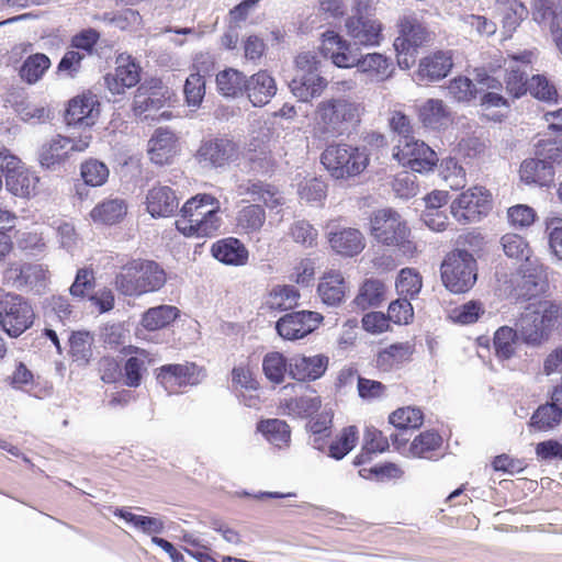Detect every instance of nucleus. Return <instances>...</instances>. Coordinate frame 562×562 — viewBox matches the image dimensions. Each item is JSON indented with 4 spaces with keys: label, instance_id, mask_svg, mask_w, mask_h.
I'll list each match as a JSON object with an SVG mask.
<instances>
[{
    "label": "nucleus",
    "instance_id": "nucleus-58",
    "mask_svg": "<svg viewBox=\"0 0 562 562\" xmlns=\"http://www.w3.org/2000/svg\"><path fill=\"white\" fill-rule=\"evenodd\" d=\"M501 245L504 250V254L508 258L517 259V260H529L530 259V248L526 239L518 235L508 233L505 234L501 238Z\"/></svg>",
    "mask_w": 562,
    "mask_h": 562
},
{
    "label": "nucleus",
    "instance_id": "nucleus-18",
    "mask_svg": "<svg viewBox=\"0 0 562 562\" xmlns=\"http://www.w3.org/2000/svg\"><path fill=\"white\" fill-rule=\"evenodd\" d=\"M531 58L532 53L524 50L519 54L509 55V59L505 60L507 70L506 89L514 98H520L528 90Z\"/></svg>",
    "mask_w": 562,
    "mask_h": 562
},
{
    "label": "nucleus",
    "instance_id": "nucleus-33",
    "mask_svg": "<svg viewBox=\"0 0 562 562\" xmlns=\"http://www.w3.org/2000/svg\"><path fill=\"white\" fill-rule=\"evenodd\" d=\"M317 292L323 303L328 306L339 305L346 294V282L339 271H329L322 278Z\"/></svg>",
    "mask_w": 562,
    "mask_h": 562
},
{
    "label": "nucleus",
    "instance_id": "nucleus-63",
    "mask_svg": "<svg viewBox=\"0 0 562 562\" xmlns=\"http://www.w3.org/2000/svg\"><path fill=\"white\" fill-rule=\"evenodd\" d=\"M484 313L482 305L475 301H470L451 311L450 317L453 322L469 325L475 323Z\"/></svg>",
    "mask_w": 562,
    "mask_h": 562
},
{
    "label": "nucleus",
    "instance_id": "nucleus-50",
    "mask_svg": "<svg viewBox=\"0 0 562 562\" xmlns=\"http://www.w3.org/2000/svg\"><path fill=\"white\" fill-rule=\"evenodd\" d=\"M439 175L452 190L462 189L467 184L465 170L456 158L442 159L439 165Z\"/></svg>",
    "mask_w": 562,
    "mask_h": 562
},
{
    "label": "nucleus",
    "instance_id": "nucleus-3",
    "mask_svg": "<svg viewBox=\"0 0 562 562\" xmlns=\"http://www.w3.org/2000/svg\"><path fill=\"white\" fill-rule=\"evenodd\" d=\"M166 281V272L156 261L132 260L115 276L114 285L123 295L139 296L160 290Z\"/></svg>",
    "mask_w": 562,
    "mask_h": 562
},
{
    "label": "nucleus",
    "instance_id": "nucleus-54",
    "mask_svg": "<svg viewBox=\"0 0 562 562\" xmlns=\"http://www.w3.org/2000/svg\"><path fill=\"white\" fill-rule=\"evenodd\" d=\"M70 353L75 361L87 364L92 356L93 337L89 331H75L69 337Z\"/></svg>",
    "mask_w": 562,
    "mask_h": 562
},
{
    "label": "nucleus",
    "instance_id": "nucleus-40",
    "mask_svg": "<svg viewBox=\"0 0 562 562\" xmlns=\"http://www.w3.org/2000/svg\"><path fill=\"white\" fill-rule=\"evenodd\" d=\"M215 81L220 94L236 98L244 93L246 77L237 69L226 68L216 75Z\"/></svg>",
    "mask_w": 562,
    "mask_h": 562
},
{
    "label": "nucleus",
    "instance_id": "nucleus-8",
    "mask_svg": "<svg viewBox=\"0 0 562 562\" xmlns=\"http://www.w3.org/2000/svg\"><path fill=\"white\" fill-rule=\"evenodd\" d=\"M92 134L87 131L79 137L56 134L45 139L37 150L41 167L55 171L59 169L74 153L85 151L91 144Z\"/></svg>",
    "mask_w": 562,
    "mask_h": 562
},
{
    "label": "nucleus",
    "instance_id": "nucleus-51",
    "mask_svg": "<svg viewBox=\"0 0 562 562\" xmlns=\"http://www.w3.org/2000/svg\"><path fill=\"white\" fill-rule=\"evenodd\" d=\"M266 222V212L258 204L243 207L237 215V225L245 233H257Z\"/></svg>",
    "mask_w": 562,
    "mask_h": 562
},
{
    "label": "nucleus",
    "instance_id": "nucleus-22",
    "mask_svg": "<svg viewBox=\"0 0 562 562\" xmlns=\"http://www.w3.org/2000/svg\"><path fill=\"white\" fill-rule=\"evenodd\" d=\"M146 210L151 217H169L179 207V198L168 186H155L146 194Z\"/></svg>",
    "mask_w": 562,
    "mask_h": 562
},
{
    "label": "nucleus",
    "instance_id": "nucleus-19",
    "mask_svg": "<svg viewBox=\"0 0 562 562\" xmlns=\"http://www.w3.org/2000/svg\"><path fill=\"white\" fill-rule=\"evenodd\" d=\"M169 99L168 88L159 79H151L142 83L135 93L133 110L137 115L150 116V112L158 111Z\"/></svg>",
    "mask_w": 562,
    "mask_h": 562
},
{
    "label": "nucleus",
    "instance_id": "nucleus-44",
    "mask_svg": "<svg viewBox=\"0 0 562 562\" xmlns=\"http://www.w3.org/2000/svg\"><path fill=\"white\" fill-rule=\"evenodd\" d=\"M562 420V408L550 403L540 405L532 414L529 427L537 431H549Z\"/></svg>",
    "mask_w": 562,
    "mask_h": 562
},
{
    "label": "nucleus",
    "instance_id": "nucleus-7",
    "mask_svg": "<svg viewBox=\"0 0 562 562\" xmlns=\"http://www.w3.org/2000/svg\"><path fill=\"white\" fill-rule=\"evenodd\" d=\"M440 271L443 285L452 293H464L476 281V261L465 249L449 252L441 263Z\"/></svg>",
    "mask_w": 562,
    "mask_h": 562
},
{
    "label": "nucleus",
    "instance_id": "nucleus-9",
    "mask_svg": "<svg viewBox=\"0 0 562 562\" xmlns=\"http://www.w3.org/2000/svg\"><path fill=\"white\" fill-rule=\"evenodd\" d=\"M560 308L553 303H544L539 310L525 312L518 323L519 338L529 346H538L548 338L550 328L554 325Z\"/></svg>",
    "mask_w": 562,
    "mask_h": 562
},
{
    "label": "nucleus",
    "instance_id": "nucleus-34",
    "mask_svg": "<svg viewBox=\"0 0 562 562\" xmlns=\"http://www.w3.org/2000/svg\"><path fill=\"white\" fill-rule=\"evenodd\" d=\"M139 79V67L133 61L119 65L114 74L104 77L105 85L113 94L123 93L126 88L136 86Z\"/></svg>",
    "mask_w": 562,
    "mask_h": 562
},
{
    "label": "nucleus",
    "instance_id": "nucleus-28",
    "mask_svg": "<svg viewBox=\"0 0 562 562\" xmlns=\"http://www.w3.org/2000/svg\"><path fill=\"white\" fill-rule=\"evenodd\" d=\"M328 241L335 252L345 257H353L366 247L362 233L357 228L350 227L330 233Z\"/></svg>",
    "mask_w": 562,
    "mask_h": 562
},
{
    "label": "nucleus",
    "instance_id": "nucleus-48",
    "mask_svg": "<svg viewBox=\"0 0 562 562\" xmlns=\"http://www.w3.org/2000/svg\"><path fill=\"white\" fill-rule=\"evenodd\" d=\"M300 294L293 285L276 286L269 294L267 306L273 311H288L297 304Z\"/></svg>",
    "mask_w": 562,
    "mask_h": 562
},
{
    "label": "nucleus",
    "instance_id": "nucleus-45",
    "mask_svg": "<svg viewBox=\"0 0 562 562\" xmlns=\"http://www.w3.org/2000/svg\"><path fill=\"white\" fill-rule=\"evenodd\" d=\"M179 315V310L171 305H159L147 310L142 317V325L148 330H158L168 326Z\"/></svg>",
    "mask_w": 562,
    "mask_h": 562
},
{
    "label": "nucleus",
    "instance_id": "nucleus-17",
    "mask_svg": "<svg viewBox=\"0 0 562 562\" xmlns=\"http://www.w3.org/2000/svg\"><path fill=\"white\" fill-rule=\"evenodd\" d=\"M100 114V102L91 92L82 93L69 100L65 113V121L68 126L91 127Z\"/></svg>",
    "mask_w": 562,
    "mask_h": 562
},
{
    "label": "nucleus",
    "instance_id": "nucleus-24",
    "mask_svg": "<svg viewBox=\"0 0 562 562\" xmlns=\"http://www.w3.org/2000/svg\"><path fill=\"white\" fill-rule=\"evenodd\" d=\"M547 267L537 258L526 260L520 268L519 288L524 295L533 297L544 292L548 286Z\"/></svg>",
    "mask_w": 562,
    "mask_h": 562
},
{
    "label": "nucleus",
    "instance_id": "nucleus-13",
    "mask_svg": "<svg viewBox=\"0 0 562 562\" xmlns=\"http://www.w3.org/2000/svg\"><path fill=\"white\" fill-rule=\"evenodd\" d=\"M398 36L394 40L395 52H416L432 40V33L415 12L403 14L398 22Z\"/></svg>",
    "mask_w": 562,
    "mask_h": 562
},
{
    "label": "nucleus",
    "instance_id": "nucleus-39",
    "mask_svg": "<svg viewBox=\"0 0 562 562\" xmlns=\"http://www.w3.org/2000/svg\"><path fill=\"white\" fill-rule=\"evenodd\" d=\"M257 430L274 447L282 449L290 446V426L281 419H267L258 424Z\"/></svg>",
    "mask_w": 562,
    "mask_h": 562
},
{
    "label": "nucleus",
    "instance_id": "nucleus-14",
    "mask_svg": "<svg viewBox=\"0 0 562 562\" xmlns=\"http://www.w3.org/2000/svg\"><path fill=\"white\" fill-rule=\"evenodd\" d=\"M394 157L407 166L413 172H428L434 169L438 162L436 151L430 148L425 142L415 138H407L405 142H400Z\"/></svg>",
    "mask_w": 562,
    "mask_h": 562
},
{
    "label": "nucleus",
    "instance_id": "nucleus-60",
    "mask_svg": "<svg viewBox=\"0 0 562 562\" xmlns=\"http://www.w3.org/2000/svg\"><path fill=\"white\" fill-rule=\"evenodd\" d=\"M108 166L97 159L87 160L81 165V177L86 184L90 187H100L109 178Z\"/></svg>",
    "mask_w": 562,
    "mask_h": 562
},
{
    "label": "nucleus",
    "instance_id": "nucleus-5",
    "mask_svg": "<svg viewBox=\"0 0 562 562\" xmlns=\"http://www.w3.org/2000/svg\"><path fill=\"white\" fill-rule=\"evenodd\" d=\"M360 111V104L347 98L322 101L316 108L315 130L323 137L344 135L359 122Z\"/></svg>",
    "mask_w": 562,
    "mask_h": 562
},
{
    "label": "nucleus",
    "instance_id": "nucleus-4",
    "mask_svg": "<svg viewBox=\"0 0 562 562\" xmlns=\"http://www.w3.org/2000/svg\"><path fill=\"white\" fill-rule=\"evenodd\" d=\"M370 233L378 243L395 248L405 257H413L417 252L407 223L392 209L373 212L370 217Z\"/></svg>",
    "mask_w": 562,
    "mask_h": 562
},
{
    "label": "nucleus",
    "instance_id": "nucleus-26",
    "mask_svg": "<svg viewBox=\"0 0 562 562\" xmlns=\"http://www.w3.org/2000/svg\"><path fill=\"white\" fill-rule=\"evenodd\" d=\"M244 92L254 106L266 105L277 92L276 81L267 71H258L246 79Z\"/></svg>",
    "mask_w": 562,
    "mask_h": 562
},
{
    "label": "nucleus",
    "instance_id": "nucleus-42",
    "mask_svg": "<svg viewBox=\"0 0 562 562\" xmlns=\"http://www.w3.org/2000/svg\"><path fill=\"white\" fill-rule=\"evenodd\" d=\"M385 285L378 279L367 280L355 299V304L361 308L378 307L385 300Z\"/></svg>",
    "mask_w": 562,
    "mask_h": 562
},
{
    "label": "nucleus",
    "instance_id": "nucleus-23",
    "mask_svg": "<svg viewBox=\"0 0 562 562\" xmlns=\"http://www.w3.org/2000/svg\"><path fill=\"white\" fill-rule=\"evenodd\" d=\"M452 66L451 50H436L419 60L416 76L422 81H437L447 77Z\"/></svg>",
    "mask_w": 562,
    "mask_h": 562
},
{
    "label": "nucleus",
    "instance_id": "nucleus-10",
    "mask_svg": "<svg viewBox=\"0 0 562 562\" xmlns=\"http://www.w3.org/2000/svg\"><path fill=\"white\" fill-rule=\"evenodd\" d=\"M493 206L492 194L484 187L475 186L460 193L450 204L453 218L460 224L477 223Z\"/></svg>",
    "mask_w": 562,
    "mask_h": 562
},
{
    "label": "nucleus",
    "instance_id": "nucleus-21",
    "mask_svg": "<svg viewBox=\"0 0 562 562\" xmlns=\"http://www.w3.org/2000/svg\"><path fill=\"white\" fill-rule=\"evenodd\" d=\"M328 358L324 355H296L289 359V375L297 381H315L324 375Z\"/></svg>",
    "mask_w": 562,
    "mask_h": 562
},
{
    "label": "nucleus",
    "instance_id": "nucleus-1",
    "mask_svg": "<svg viewBox=\"0 0 562 562\" xmlns=\"http://www.w3.org/2000/svg\"><path fill=\"white\" fill-rule=\"evenodd\" d=\"M321 53L339 68H352L368 75L372 80L384 81L393 72L392 60L380 53L358 56L351 44L335 31H326L322 35Z\"/></svg>",
    "mask_w": 562,
    "mask_h": 562
},
{
    "label": "nucleus",
    "instance_id": "nucleus-6",
    "mask_svg": "<svg viewBox=\"0 0 562 562\" xmlns=\"http://www.w3.org/2000/svg\"><path fill=\"white\" fill-rule=\"evenodd\" d=\"M367 147L347 143H333L321 155V162L335 179H348L360 175L369 165Z\"/></svg>",
    "mask_w": 562,
    "mask_h": 562
},
{
    "label": "nucleus",
    "instance_id": "nucleus-52",
    "mask_svg": "<svg viewBox=\"0 0 562 562\" xmlns=\"http://www.w3.org/2000/svg\"><path fill=\"white\" fill-rule=\"evenodd\" d=\"M128 350L140 355V357H131L126 360L124 366L125 384L130 387H137L142 382L143 372L146 370L145 358H147V352L132 346L128 347Z\"/></svg>",
    "mask_w": 562,
    "mask_h": 562
},
{
    "label": "nucleus",
    "instance_id": "nucleus-49",
    "mask_svg": "<svg viewBox=\"0 0 562 562\" xmlns=\"http://www.w3.org/2000/svg\"><path fill=\"white\" fill-rule=\"evenodd\" d=\"M357 440V428L355 426L345 427L336 440L329 442L326 454L335 460H341L355 448Z\"/></svg>",
    "mask_w": 562,
    "mask_h": 562
},
{
    "label": "nucleus",
    "instance_id": "nucleus-55",
    "mask_svg": "<svg viewBox=\"0 0 562 562\" xmlns=\"http://www.w3.org/2000/svg\"><path fill=\"white\" fill-rule=\"evenodd\" d=\"M441 446V437L435 431H425L417 436L411 447L409 452L413 457L430 459L431 453Z\"/></svg>",
    "mask_w": 562,
    "mask_h": 562
},
{
    "label": "nucleus",
    "instance_id": "nucleus-2",
    "mask_svg": "<svg viewBox=\"0 0 562 562\" xmlns=\"http://www.w3.org/2000/svg\"><path fill=\"white\" fill-rule=\"evenodd\" d=\"M220 203L210 194H196L181 207L177 229L186 237H211L220 231Z\"/></svg>",
    "mask_w": 562,
    "mask_h": 562
},
{
    "label": "nucleus",
    "instance_id": "nucleus-61",
    "mask_svg": "<svg viewBox=\"0 0 562 562\" xmlns=\"http://www.w3.org/2000/svg\"><path fill=\"white\" fill-rule=\"evenodd\" d=\"M542 21H536L540 25H549L553 41L562 54V4L548 9Z\"/></svg>",
    "mask_w": 562,
    "mask_h": 562
},
{
    "label": "nucleus",
    "instance_id": "nucleus-57",
    "mask_svg": "<svg viewBox=\"0 0 562 562\" xmlns=\"http://www.w3.org/2000/svg\"><path fill=\"white\" fill-rule=\"evenodd\" d=\"M322 406L321 397L317 395H303L300 397L291 398L286 403L289 415L307 418L312 417Z\"/></svg>",
    "mask_w": 562,
    "mask_h": 562
},
{
    "label": "nucleus",
    "instance_id": "nucleus-35",
    "mask_svg": "<svg viewBox=\"0 0 562 562\" xmlns=\"http://www.w3.org/2000/svg\"><path fill=\"white\" fill-rule=\"evenodd\" d=\"M326 86V79L317 72L302 74L296 76L290 83L293 94L303 102L321 95Z\"/></svg>",
    "mask_w": 562,
    "mask_h": 562
},
{
    "label": "nucleus",
    "instance_id": "nucleus-62",
    "mask_svg": "<svg viewBox=\"0 0 562 562\" xmlns=\"http://www.w3.org/2000/svg\"><path fill=\"white\" fill-rule=\"evenodd\" d=\"M289 235L296 244L312 247L315 245L317 231L307 221L297 220L291 224Z\"/></svg>",
    "mask_w": 562,
    "mask_h": 562
},
{
    "label": "nucleus",
    "instance_id": "nucleus-15",
    "mask_svg": "<svg viewBox=\"0 0 562 562\" xmlns=\"http://www.w3.org/2000/svg\"><path fill=\"white\" fill-rule=\"evenodd\" d=\"M238 155V145L233 139L214 137L202 140L195 157L203 167L222 168L235 161Z\"/></svg>",
    "mask_w": 562,
    "mask_h": 562
},
{
    "label": "nucleus",
    "instance_id": "nucleus-59",
    "mask_svg": "<svg viewBox=\"0 0 562 562\" xmlns=\"http://www.w3.org/2000/svg\"><path fill=\"white\" fill-rule=\"evenodd\" d=\"M395 285L401 295L413 299L422 290V277L415 269L404 268L400 271Z\"/></svg>",
    "mask_w": 562,
    "mask_h": 562
},
{
    "label": "nucleus",
    "instance_id": "nucleus-29",
    "mask_svg": "<svg viewBox=\"0 0 562 562\" xmlns=\"http://www.w3.org/2000/svg\"><path fill=\"white\" fill-rule=\"evenodd\" d=\"M209 64H212L211 57L209 55H201L194 64L198 71L191 74L184 82L183 92L189 106H199L205 95V81L201 71L207 72L209 68L204 65Z\"/></svg>",
    "mask_w": 562,
    "mask_h": 562
},
{
    "label": "nucleus",
    "instance_id": "nucleus-30",
    "mask_svg": "<svg viewBox=\"0 0 562 562\" xmlns=\"http://www.w3.org/2000/svg\"><path fill=\"white\" fill-rule=\"evenodd\" d=\"M519 175L527 184L549 187L554 180V168L546 160L529 158L521 162Z\"/></svg>",
    "mask_w": 562,
    "mask_h": 562
},
{
    "label": "nucleus",
    "instance_id": "nucleus-12",
    "mask_svg": "<svg viewBox=\"0 0 562 562\" xmlns=\"http://www.w3.org/2000/svg\"><path fill=\"white\" fill-rule=\"evenodd\" d=\"M205 378L202 368L193 362L165 364L157 369L158 383L169 393H178L184 386H195Z\"/></svg>",
    "mask_w": 562,
    "mask_h": 562
},
{
    "label": "nucleus",
    "instance_id": "nucleus-46",
    "mask_svg": "<svg viewBox=\"0 0 562 562\" xmlns=\"http://www.w3.org/2000/svg\"><path fill=\"white\" fill-rule=\"evenodd\" d=\"M389 448V440L382 431L374 427H367L363 435L362 453L355 458V464L360 465L371 453L383 452Z\"/></svg>",
    "mask_w": 562,
    "mask_h": 562
},
{
    "label": "nucleus",
    "instance_id": "nucleus-53",
    "mask_svg": "<svg viewBox=\"0 0 562 562\" xmlns=\"http://www.w3.org/2000/svg\"><path fill=\"white\" fill-rule=\"evenodd\" d=\"M389 420L400 430L417 429L423 425L424 415L419 408L407 406L393 412Z\"/></svg>",
    "mask_w": 562,
    "mask_h": 562
},
{
    "label": "nucleus",
    "instance_id": "nucleus-36",
    "mask_svg": "<svg viewBox=\"0 0 562 562\" xmlns=\"http://www.w3.org/2000/svg\"><path fill=\"white\" fill-rule=\"evenodd\" d=\"M38 178L29 171L22 162L5 175L7 189L14 195L25 198L31 195L36 188Z\"/></svg>",
    "mask_w": 562,
    "mask_h": 562
},
{
    "label": "nucleus",
    "instance_id": "nucleus-56",
    "mask_svg": "<svg viewBox=\"0 0 562 562\" xmlns=\"http://www.w3.org/2000/svg\"><path fill=\"white\" fill-rule=\"evenodd\" d=\"M409 353V346L393 344L378 353L376 364L381 370L390 371L393 367L404 362Z\"/></svg>",
    "mask_w": 562,
    "mask_h": 562
},
{
    "label": "nucleus",
    "instance_id": "nucleus-25",
    "mask_svg": "<svg viewBox=\"0 0 562 562\" xmlns=\"http://www.w3.org/2000/svg\"><path fill=\"white\" fill-rule=\"evenodd\" d=\"M177 136L168 128H158L148 142V155L156 165H166L177 154Z\"/></svg>",
    "mask_w": 562,
    "mask_h": 562
},
{
    "label": "nucleus",
    "instance_id": "nucleus-32",
    "mask_svg": "<svg viewBox=\"0 0 562 562\" xmlns=\"http://www.w3.org/2000/svg\"><path fill=\"white\" fill-rule=\"evenodd\" d=\"M239 193L249 194L252 201H260L270 210H274L285 202L283 194L274 186L262 181H248L240 184Z\"/></svg>",
    "mask_w": 562,
    "mask_h": 562
},
{
    "label": "nucleus",
    "instance_id": "nucleus-20",
    "mask_svg": "<svg viewBox=\"0 0 562 562\" xmlns=\"http://www.w3.org/2000/svg\"><path fill=\"white\" fill-rule=\"evenodd\" d=\"M348 36L356 45L379 46L383 41V25L379 20L363 16H349L345 23Z\"/></svg>",
    "mask_w": 562,
    "mask_h": 562
},
{
    "label": "nucleus",
    "instance_id": "nucleus-38",
    "mask_svg": "<svg viewBox=\"0 0 562 562\" xmlns=\"http://www.w3.org/2000/svg\"><path fill=\"white\" fill-rule=\"evenodd\" d=\"M127 212V206L122 199H109L97 204L90 216L95 223L112 225L120 222Z\"/></svg>",
    "mask_w": 562,
    "mask_h": 562
},
{
    "label": "nucleus",
    "instance_id": "nucleus-31",
    "mask_svg": "<svg viewBox=\"0 0 562 562\" xmlns=\"http://www.w3.org/2000/svg\"><path fill=\"white\" fill-rule=\"evenodd\" d=\"M212 255L218 261L229 266H243L248 260V250L237 238L227 237L212 246Z\"/></svg>",
    "mask_w": 562,
    "mask_h": 562
},
{
    "label": "nucleus",
    "instance_id": "nucleus-43",
    "mask_svg": "<svg viewBox=\"0 0 562 562\" xmlns=\"http://www.w3.org/2000/svg\"><path fill=\"white\" fill-rule=\"evenodd\" d=\"M519 341V336L516 329L509 326L499 327L493 338V347L496 357L499 360L510 359L515 352Z\"/></svg>",
    "mask_w": 562,
    "mask_h": 562
},
{
    "label": "nucleus",
    "instance_id": "nucleus-47",
    "mask_svg": "<svg viewBox=\"0 0 562 562\" xmlns=\"http://www.w3.org/2000/svg\"><path fill=\"white\" fill-rule=\"evenodd\" d=\"M262 370L270 382L280 384L289 373V360L278 351L268 352L262 360Z\"/></svg>",
    "mask_w": 562,
    "mask_h": 562
},
{
    "label": "nucleus",
    "instance_id": "nucleus-11",
    "mask_svg": "<svg viewBox=\"0 0 562 562\" xmlns=\"http://www.w3.org/2000/svg\"><path fill=\"white\" fill-rule=\"evenodd\" d=\"M34 322V311L21 295H0V327L10 337L16 338L26 331Z\"/></svg>",
    "mask_w": 562,
    "mask_h": 562
},
{
    "label": "nucleus",
    "instance_id": "nucleus-16",
    "mask_svg": "<svg viewBox=\"0 0 562 562\" xmlns=\"http://www.w3.org/2000/svg\"><path fill=\"white\" fill-rule=\"evenodd\" d=\"M323 321L319 313L299 311L285 314L277 324L278 334L288 340L301 339L312 333Z\"/></svg>",
    "mask_w": 562,
    "mask_h": 562
},
{
    "label": "nucleus",
    "instance_id": "nucleus-37",
    "mask_svg": "<svg viewBox=\"0 0 562 562\" xmlns=\"http://www.w3.org/2000/svg\"><path fill=\"white\" fill-rule=\"evenodd\" d=\"M418 116L423 125L431 130H440L450 122V115L443 102L429 99L418 109Z\"/></svg>",
    "mask_w": 562,
    "mask_h": 562
},
{
    "label": "nucleus",
    "instance_id": "nucleus-41",
    "mask_svg": "<svg viewBox=\"0 0 562 562\" xmlns=\"http://www.w3.org/2000/svg\"><path fill=\"white\" fill-rule=\"evenodd\" d=\"M50 67V59L43 53L30 55L19 69L20 78L29 83L38 82Z\"/></svg>",
    "mask_w": 562,
    "mask_h": 562
},
{
    "label": "nucleus",
    "instance_id": "nucleus-64",
    "mask_svg": "<svg viewBox=\"0 0 562 562\" xmlns=\"http://www.w3.org/2000/svg\"><path fill=\"white\" fill-rule=\"evenodd\" d=\"M544 227L551 251L559 260H562V218L547 217Z\"/></svg>",
    "mask_w": 562,
    "mask_h": 562
},
{
    "label": "nucleus",
    "instance_id": "nucleus-27",
    "mask_svg": "<svg viewBox=\"0 0 562 562\" xmlns=\"http://www.w3.org/2000/svg\"><path fill=\"white\" fill-rule=\"evenodd\" d=\"M493 10L501 16L502 27L508 37L528 15L527 8L519 0H496Z\"/></svg>",
    "mask_w": 562,
    "mask_h": 562
}]
</instances>
